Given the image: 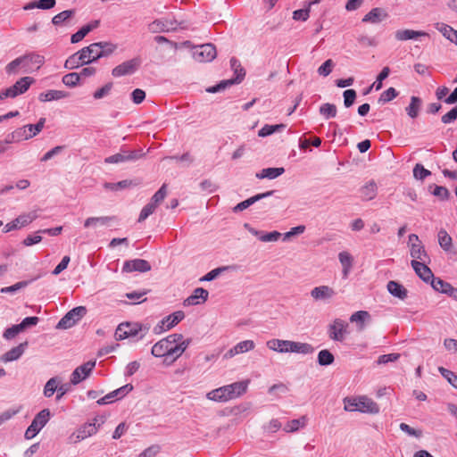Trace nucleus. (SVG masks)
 <instances>
[{"instance_id": "nucleus-62", "label": "nucleus", "mask_w": 457, "mask_h": 457, "mask_svg": "<svg viewBox=\"0 0 457 457\" xmlns=\"http://www.w3.org/2000/svg\"><path fill=\"white\" fill-rule=\"evenodd\" d=\"M334 67V62L331 59H328L318 69V73L320 76H328Z\"/></svg>"}, {"instance_id": "nucleus-15", "label": "nucleus", "mask_w": 457, "mask_h": 457, "mask_svg": "<svg viewBox=\"0 0 457 457\" xmlns=\"http://www.w3.org/2000/svg\"><path fill=\"white\" fill-rule=\"evenodd\" d=\"M310 295L314 301H329L336 295V292L329 286L322 285L313 287Z\"/></svg>"}, {"instance_id": "nucleus-13", "label": "nucleus", "mask_w": 457, "mask_h": 457, "mask_svg": "<svg viewBox=\"0 0 457 457\" xmlns=\"http://www.w3.org/2000/svg\"><path fill=\"white\" fill-rule=\"evenodd\" d=\"M34 79L31 77H23L15 82L14 85L6 88L7 95L10 96L11 98H14L19 95L25 93L30 87L31 84L34 83Z\"/></svg>"}, {"instance_id": "nucleus-17", "label": "nucleus", "mask_w": 457, "mask_h": 457, "mask_svg": "<svg viewBox=\"0 0 457 457\" xmlns=\"http://www.w3.org/2000/svg\"><path fill=\"white\" fill-rule=\"evenodd\" d=\"M209 292L203 288L197 287L194 290L193 294L186 298L183 302L184 306H192L204 303L207 301Z\"/></svg>"}, {"instance_id": "nucleus-40", "label": "nucleus", "mask_w": 457, "mask_h": 457, "mask_svg": "<svg viewBox=\"0 0 457 457\" xmlns=\"http://www.w3.org/2000/svg\"><path fill=\"white\" fill-rule=\"evenodd\" d=\"M185 318V313L182 311H177L170 315L167 316L163 320L162 324H166V329H170L180 322Z\"/></svg>"}, {"instance_id": "nucleus-59", "label": "nucleus", "mask_w": 457, "mask_h": 457, "mask_svg": "<svg viewBox=\"0 0 457 457\" xmlns=\"http://www.w3.org/2000/svg\"><path fill=\"white\" fill-rule=\"evenodd\" d=\"M20 68L22 69L21 56L8 63L5 67V71L8 74H16Z\"/></svg>"}, {"instance_id": "nucleus-30", "label": "nucleus", "mask_w": 457, "mask_h": 457, "mask_svg": "<svg viewBox=\"0 0 457 457\" xmlns=\"http://www.w3.org/2000/svg\"><path fill=\"white\" fill-rule=\"evenodd\" d=\"M266 345L270 350L287 353H289L290 340L270 339L267 341Z\"/></svg>"}, {"instance_id": "nucleus-50", "label": "nucleus", "mask_w": 457, "mask_h": 457, "mask_svg": "<svg viewBox=\"0 0 457 457\" xmlns=\"http://www.w3.org/2000/svg\"><path fill=\"white\" fill-rule=\"evenodd\" d=\"M334 361V355L328 350H321L318 354V362L320 366L330 365Z\"/></svg>"}, {"instance_id": "nucleus-31", "label": "nucleus", "mask_w": 457, "mask_h": 457, "mask_svg": "<svg viewBox=\"0 0 457 457\" xmlns=\"http://www.w3.org/2000/svg\"><path fill=\"white\" fill-rule=\"evenodd\" d=\"M386 288L388 292L395 297H397L401 300H404L407 297V289L396 281H389L387 283Z\"/></svg>"}, {"instance_id": "nucleus-9", "label": "nucleus", "mask_w": 457, "mask_h": 457, "mask_svg": "<svg viewBox=\"0 0 457 457\" xmlns=\"http://www.w3.org/2000/svg\"><path fill=\"white\" fill-rule=\"evenodd\" d=\"M22 62V70L25 73L37 71L44 63V56L37 54H29L21 56Z\"/></svg>"}, {"instance_id": "nucleus-7", "label": "nucleus", "mask_w": 457, "mask_h": 457, "mask_svg": "<svg viewBox=\"0 0 457 457\" xmlns=\"http://www.w3.org/2000/svg\"><path fill=\"white\" fill-rule=\"evenodd\" d=\"M216 48L212 44H204L196 46L193 51V57L196 62H211L216 57Z\"/></svg>"}, {"instance_id": "nucleus-10", "label": "nucleus", "mask_w": 457, "mask_h": 457, "mask_svg": "<svg viewBox=\"0 0 457 457\" xmlns=\"http://www.w3.org/2000/svg\"><path fill=\"white\" fill-rule=\"evenodd\" d=\"M139 65L140 59L138 58L128 60L113 68L112 71V75L118 78L133 74L138 69Z\"/></svg>"}, {"instance_id": "nucleus-2", "label": "nucleus", "mask_w": 457, "mask_h": 457, "mask_svg": "<svg viewBox=\"0 0 457 457\" xmlns=\"http://www.w3.org/2000/svg\"><path fill=\"white\" fill-rule=\"evenodd\" d=\"M46 118H40L38 122L35 125L29 124L14 130L11 135L8 136L6 143L19 142L22 140H29L38 133H40L45 126Z\"/></svg>"}, {"instance_id": "nucleus-24", "label": "nucleus", "mask_w": 457, "mask_h": 457, "mask_svg": "<svg viewBox=\"0 0 457 457\" xmlns=\"http://www.w3.org/2000/svg\"><path fill=\"white\" fill-rule=\"evenodd\" d=\"M358 408L361 412H367L370 414H377L379 411V407L373 400L361 396L358 398Z\"/></svg>"}, {"instance_id": "nucleus-49", "label": "nucleus", "mask_w": 457, "mask_h": 457, "mask_svg": "<svg viewBox=\"0 0 457 457\" xmlns=\"http://www.w3.org/2000/svg\"><path fill=\"white\" fill-rule=\"evenodd\" d=\"M438 243L445 251H449L452 246V237L445 229L438 232Z\"/></svg>"}, {"instance_id": "nucleus-34", "label": "nucleus", "mask_w": 457, "mask_h": 457, "mask_svg": "<svg viewBox=\"0 0 457 457\" xmlns=\"http://www.w3.org/2000/svg\"><path fill=\"white\" fill-rule=\"evenodd\" d=\"M410 253H411V256L413 258V260H416V261L420 260L423 262H426L427 259H428L427 252L425 251V248L421 245V243L412 244L410 246Z\"/></svg>"}, {"instance_id": "nucleus-63", "label": "nucleus", "mask_w": 457, "mask_h": 457, "mask_svg": "<svg viewBox=\"0 0 457 457\" xmlns=\"http://www.w3.org/2000/svg\"><path fill=\"white\" fill-rule=\"evenodd\" d=\"M90 32V28L83 26L79 31L73 34L71 37V41L72 44L79 43L81 41L88 33Z\"/></svg>"}, {"instance_id": "nucleus-32", "label": "nucleus", "mask_w": 457, "mask_h": 457, "mask_svg": "<svg viewBox=\"0 0 457 457\" xmlns=\"http://www.w3.org/2000/svg\"><path fill=\"white\" fill-rule=\"evenodd\" d=\"M370 320V315L366 311L355 312L350 317V321L357 324L358 331H362L365 328V321Z\"/></svg>"}, {"instance_id": "nucleus-23", "label": "nucleus", "mask_w": 457, "mask_h": 457, "mask_svg": "<svg viewBox=\"0 0 457 457\" xmlns=\"http://www.w3.org/2000/svg\"><path fill=\"white\" fill-rule=\"evenodd\" d=\"M388 16L387 12L379 7L371 9L363 18L362 22L365 23H379Z\"/></svg>"}, {"instance_id": "nucleus-39", "label": "nucleus", "mask_w": 457, "mask_h": 457, "mask_svg": "<svg viewBox=\"0 0 457 457\" xmlns=\"http://www.w3.org/2000/svg\"><path fill=\"white\" fill-rule=\"evenodd\" d=\"M361 197L363 200L370 201L376 197L377 195V185L371 180L366 183L361 188Z\"/></svg>"}, {"instance_id": "nucleus-60", "label": "nucleus", "mask_w": 457, "mask_h": 457, "mask_svg": "<svg viewBox=\"0 0 457 457\" xmlns=\"http://www.w3.org/2000/svg\"><path fill=\"white\" fill-rule=\"evenodd\" d=\"M344 104L346 108L352 106L356 98V91L354 89H346L344 94Z\"/></svg>"}, {"instance_id": "nucleus-46", "label": "nucleus", "mask_w": 457, "mask_h": 457, "mask_svg": "<svg viewBox=\"0 0 457 457\" xmlns=\"http://www.w3.org/2000/svg\"><path fill=\"white\" fill-rule=\"evenodd\" d=\"M37 218V214L36 211L24 213L20 215L15 219V221L19 225L20 228L24 227L29 223H31L34 220Z\"/></svg>"}, {"instance_id": "nucleus-27", "label": "nucleus", "mask_w": 457, "mask_h": 457, "mask_svg": "<svg viewBox=\"0 0 457 457\" xmlns=\"http://www.w3.org/2000/svg\"><path fill=\"white\" fill-rule=\"evenodd\" d=\"M338 260L342 265L343 277L346 278L353 268V257L346 251L338 253Z\"/></svg>"}, {"instance_id": "nucleus-58", "label": "nucleus", "mask_w": 457, "mask_h": 457, "mask_svg": "<svg viewBox=\"0 0 457 457\" xmlns=\"http://www.w3.org/2000/svg\"><path fill=\"white\" fill-rule=\"evenodd\" d=\"M29 284V281H20L12 286L2 287L0 292L2 294H13L18 290L26 287Z\"/></svg>"}, {"instance_id": "nucleus-26", "label": "nucleus", "mask_w": 457, "mask_h": 457, "mask_svg": "<svg viewBox=\"0 0 457 457\" xmlns=\"http://www.w3.org/2000/svg\"><path fill=\"white\" fill-rule=\"evenodd\" d=\"M27 342L20 344L18 346L12 348L0 357L3 362H9L18 360L25 351Z\"/></svg>"}, {"instance_id": "nucleus-18", "label": "nucleus", "mask_w": 457, "mask_h": 457, "mask_svg": "<svg viewBox=\"0 0 457 457\" xmlns=\"http://www.w3.org/2000/svg\"><path fill=\"white\" fill-rule=\"evenodd\" d=\"M255 347V344L253 340H245L237 343L234 347L229 349L223 355L224 359H230L234 356L249 352Z\"/></svg>"}, {"instance_id": "nucleus-52", "label": "nucleus", "mask_w": 457, "mask_h": 457, "mask_svg": "<svg viewBox=\"0 0 457 457\" xmlns=\"http://www.w3.org/2000/svg\"><path fill=\"white\" fill-rule=\"evenodd\" d=\"M432 287L440 293L446 294L447 289L452 286L450 283L442 280L439 278H435L430 282Z\"/></svg>"}, {"instance_id": "nucleus-38", "label": "nucleus", "mask_w": 457, "mask_h": 457, "mask_svg": "<svg viewBox=\"0 0 457 457\" xmlns=\"http://www.w3.org/2000/svg\"><path fill=\"white\" fill-rule=\"evenodd\" d=\"M285 172L284 168H266L261 170V172L256 173V178L262 179H273L280 175H282Z\"/></svg>"}, {"instance_id": "nucleus-4", "label": "nucleus", "mask_w": 457, "mask_h": 457, "mask_svg": "<svg viewBox=\"0 0 457 457\" xmlns=\"http://www.w3.org/2000/svg\"><path fill=\"white\" fill-rule=\"evenodd\" d=\"M51 413L48 409L39 411L33 419L31 424L25 432V438L31 439L46 426L50 419Z\"/></svg>"}, {"instance_id": "nucleus-22", "label": "nucleus", "mask_w": 457, "mask_h": 457, "mask_svg": "<svg viewBox=\"0 0 457 457\" xmlns=\"http://www.w3.org/2000/svg\"><path fill=\"white\" fill-rule=\"evenodd\" d=\"M420 37H428V34L421 30L413 29H398L395 32V37L398 41H407L411 39H417Z\"/></svg>"}, {"instance_id": "nucleus-14", "label": "nucleus", "mask_w": 457, "mask_h": 457, "mask_svg": "<svg viewBox=\"0 0 457 457\" xmlns=\"http://www.w3.org/2000/svg\"><path fill=\"white\" fill-rule=\"evenodd\" d=\"M151 270L150 263L143 259H134L130 261H126L122 267L123 272H147Z\"/></svg>"}, {"instance_id": "nucleus-42", "label": "nucleus", "mask_w": 457, "mask_h": 457, "mask_svg": "<svg viewBox=\"0 0 457 457\" xmlns=\"http://www.w3.org/2000/svg\"><path fill=\"white\" fill-rule=\"evenodd\" d=\"M319 112L324 119L328 120L337 116V109L335 104L326 103L320 105Z\"/></svg>"}, {"instance_id": "nucleus-54", "label": "nucleus", "mask_w": 457, "mask_h": 457, "mask_svg": "<svg viewBox=\"0 0 457 457\" xmlns=\"http://www.w3.org/2000/svg\"><path fill=\"white\" fill-rule=\"evenodd\" d=\"M80 79V75L77 72H71L62 77V83L70 87H74L78 85Z\"/></svg>"}, {"instance_id": "nucleus-48", "label": "nucleus", "mask_w": 457, "mask_h": 457, "mask_svg": "<svg viewBox=\"0 0 457 457\" xmlns=\"http://www.w3.org/2000/svg\"><path fill=\"white\" fill-rule=\"evenodd\" d=\"M233 398H237L246 391L247 384L244 381L235 382L228 385Z\"/></svg>"}, {"instance_id": "nucleus-35", "label": "nucleus", "mask_w": 457, "mask_h": 457, "mask_svg": "<svg viewBox=\"0 0 457 457\" xmlns=\"http://www.w3.org/2000/svg\"><path fill=\"white\" fill-rule=\"evenodd\" d=\"M314 352V348L308 343L295 342L290 340L289 353H297L310 354Z\"/></svg>"}, {"instance_id": "nucleus-12", "label": "nucleus", "mask_w": 457, "mask_h": 457, "mask_svg": "<svg viewBox=\"0 0 457 457\" xmlns=\"http://www.w3.org/2000/svg\"><path fill=\"white\" fill-rule=\"evenodd\" d=\"M141 330V325L138 323H120L115 331L116 340H123L129 337H135Z\"/></svg>"}, {"instance_id": "nucleus-5", "label": "nucleus", "mask_w": 457, "mask_h": 457, "mask_svg": "<svg viewBox=\"0 0 457 457\" xmlns=\"http://www.w3.org/2000/svg\"><path fill=\"white\" fill-rule=\"evenodd\" d=\"M87 313L84 306H78L68 312L57 323L56 328L66 329L74 326Z\"/></svg>"}, {"instance_id": "nucleus-21", "label": "nucleus", "mask_w": 457, "mask_h": 457, "mask_svg": "<svg viewBox=\"0 0 457 457\" xmlns=\"http://www.w3.org/2000/svg\"><path fill=\"white\" fill-rule=\"evenodd\" d=\"M206 397L207 399L215 402H227L234 399L230 393L228 385L212 390L206 395Z\"/></svg>"}, {"instance_id": "nucleus-56", "label": "nucleus", "mask_w": 457, "mask_h": 457, "mask_svg": "<svg viewBox=\"0 0 457 457\" xmlns=\"http://www.w3.org/2000/svg\"><path fill=\"white\" fill-rule=\"evenodd\" d=\"M397 95H398V93L394 87H389L388 89H386L380 95V96L378 98V103L386 104V103L393 100L394 98H395L397 96Z\"/></svg>"}, {"instance_id": "nucleus-55", "label": "nucleus", "mask_w": 457, "mask_h": 457, "mask_svg": "<svg viewBox=\"0 0 457 457\" xmlns=\"http://www.w3.org/2000/svg\"><path fill=\"white\" fill-rule=\"evenodd\" d=\"M167 195V186L166 184H163L160 189L153 195L151 199V203L154 204V205L157 207L159 204H161L164 198Z\"/></svg>"}, {"instance_id": "nucleus-51", "label": "nucleus", "mask_w": 457, "mask_h": 457, "mask_svg": "<svg viewBox=\"0 0 457 457\" xmlns=\"http://www.w3.org/2000/svg\"><path fill=\"white\" fill-rule=\"evenodd\" d=\"M74 13H75L74 10L63 11V12L56 14L55 16H54L52 22L54 25H61L63 22H65L66 21H68L69 19H71L74 15Z\"/></svg>"}, {"instance_id": "nucleus-20", "label": "nucleus", "mask_w": 457, "mask_h": 457, "mask_svg": "<svg viewBox=\"0 0 457 457\" xmlns=\"http://www.w3.org/2000/svg\"><path fill=\"white\" fill-rule=\"evenodd\" d=\"M411 267L415 270L416 274L424 281L431 282L434 278V274L431 270L423 262L412 260Z\"/></svg>"}, {"instance_id": "nucleus-45", "label": "nucleus", "mask_w": 457, "mask_h": 457, "mask_svg": "<svg viewBox=\"0 0 457 457\" xmlns=\"http://www.w3.org/2000/svg\"><path fill=\"white\" fill-rule=\"evenodd\" d=\"M132 185H137V183H133L132 180L125 179L117 183H104V187L108 190L118 191L129 187Z\"/></svg>"}, {"instance_id": "nucleus-11", "label": "nucleus", "mask_w": 457, "mask_h": 457, "mask_svg": "<svg viewBox=\"0 0 457 457\" xmlns=\"http://www.w3.org/2000/svg\"><path fill=\"white\" fill-rule=\"evenodd\" d=\"M95 366L96 361H90L77 367L71 373V384L78 385L82 380L86 379L90 375Z\"/></svg>"}, {"instance_id": "nucleus-28", "label": "nucleus", "mask_w": 457, "mask_h": 457, "mask_svg": "<svg viewBox=\"0 0 457 457\" xmlns=\"http://www.w3.org/2000/svg\"><path fill=\"white\" fill-rule=\"evenodd\" d=\"M435 28L448 40L452 43H454L457 46V30L452 28L451 26L443 23L436 22L435 23Z\"/></svg>"}, {"instance_id": "nucleus-16", "label": "nucleus", "mask_w": 457, "mask_h": 457, "mask_svg": "<svg viewBox=\"0 0 457 457\" xmlns=\"http://www.w3.org/2000/svg\"><path fill=\"white\" fill-rule=\"evenodd\" d=\"M133 390V386L131 384H126L125 386L107 394L104 397L100 398L97 401V403L100 405L106 404L108 403H112L114 398L121 399L126 395Z\"/></svg>"}, {"instance_id": "nucleus-25", "label": "nucleus", "mask_w": 457, "mask_h": 457, "mask_svg": "<svg viewBox=\"0 0 457 457\" xmlns=\"http://www.w3.org/2000/svg\"><path fill=\"white\" fill-rule=\"evenodd\" d=\"M275 191L271 190V191H268V192H265V193H262V194H258V195H255L239 204H237L234 208H233V211L235 212H242L244 210H245L246 208H248L249 206H251L252 204H253L254 203H256L257 201L262 199V198H265V197H268V196H270L274 194Z\"/></svg>"}, {"instance_id": "nucleus-37", "label": "nucleus", "mask_w": 457, "mask_h": 457, "mask_svg": "<svg viewBox=\"0 0 457 457\" xmlns=\"http://www.w3.org/2000/svg\"><path fill=\"white\" fill-rule=\"evenodd\" d=\"M307 423L306 416H302L299 419L289 420L284 427V430L287 433H294L299 430L301 428H304Z\"/></svg>"}, {"instance_id": "nucleus-19", "label": "nucleus", "mask_w": 457, "mask_h": 457, "mask_svg": "<svg viewBox=\"0 0 457 457\" xmlns=\"http://www.w3.org/2000/svg\"><path fill=\"white\" fill-rule=\"evenodd\" d=\"M79 53L80 54L82 60L85 62V64L91 63L101 58V52H99L96 43H93L88 46L82 48Z\"/></svg>"}, {"instance_id": "nucleus-53", "label": "nucleus", "mask_w": 457, "mask_h": 457, "mask_svg": "<svg viewBox=\"0 0 457 457\" xmlns=\"http://www.w3.org/2000/svg\"><path fill=\"white\" fill-rule=\"evenodd\" d=\"M96 46L101 52V57L112 54L117 48V46L111 42H97Z\"/></svg>"}, {"instance_id": "nucleus-44", "label": "nucleus", "mask_w": 457, "mask_h": 457, "mask_svg": "<svg viewBox=\"0 0 457 457\" xmlns=\"http://www.w3.org/2000/svg\"><path fill=\"white\" fill-rule=\"evenodd\" d=\"M61 379L57 377L50 378L45 385L44 395L46 397H51L55 391H57Z\"/></svg>"}, {"instance_id": "nucleus-57", "label": "nucleus", "mask_w": 457, "mask_h": 457, "mask_svg": "<svg viewBox=\"0 0 457 457\" xmlns=\"http://www.w3.org/2000/svg\"><path fill=\"white\" fill-rule=\"evenodd\" d=\"M390 73V69L388 67H384L380 73L377 77V80L372 84L371 87H374L375 90H380L382 87V81L386 79Z\"/></svg>"}, {"instance_id": "nucleus-61", "label": "nucleus", "mask_w": 457, "mask_h": 457, "mask_svg": "<svg viewBox=\"0 0 457 457\" xmlns=\"http://www.w3.org/2000/svg\"><path fill=\"white\" fill-rule=\"evenodd\" d=\"M156 206L154 204H152L151 202L147 204L141 211L139 217H138V222L144 221L145 219H147L155 211Z\"/></svg>"}, {"instance_id": "nucleus-41", "label": "nucleus", "mask_w": 457, "mask_h": 457, "mask_svg": "<svg viewBox=\"0 0 457 457\" xmlns=\"http://www.w3.org/2000/svg\"><path fill=\"white\" fill-rule=\"evenodd\" d=\"M82 65H85V62L82 60V57L79 51L72 55H71L64 63V67L68 70H74Z\"/></svg>"}, {"instance_id": "nucleus-47", "label": "nucleus", "mask_w": 457, "mask_h": 457, "mask_svg": "<svg viewBox=\"0 0 457 457\" xmlns=\"http://www.w3.org/2000/svg\"><path fill=\"white\" fill-rule=\"evenodd\" d=\"M285 128V124L265 125L259 130L258 136L264 137L273 134L274 132L280 131Z\"/></svg>"}, {"instance_id": "nucleus-6", "label": "nucleus", "mask_w": 457, "mask_h": 457, "mask_svg": "<svg viewBox=\"0 0 457 457\" xmlns=\"http://www.w3.org/2000/svg\"><path fill=\"white\" fill-rule=\"evenodd\" d=\"M98 426L94 423H85L75 430L68 438L69 444H78L80 441L95 435L98 430Z\"/></svg>"}, {"instance_id": "nucleus-43", "label": "nucleus", "mask_w": 457, "mask_h": 457, "mask_svg": "<svg viewBox=\"0 0 457 457\" xmlns=\"http://www.w3.org/2000/svg\"><path fill=\"white\" fill-rule=\"evenodd\" d=\"M421 106V100L418 96H411L409 106L406 107L407 114L414 119L418 116Z\"/></svg>"}, {"instance_id": "nucleus-29", "label": "nucleus", "mask_w": 457, "mask_h": 457, "mask_svg": "<svg viewBox=\"0 0 457 457\" xmlns=\"http://www.w3.org/2000/svg\"><path fill=\"white\" fill-rule=\"evenodd\" d=\"M173 29L175 28L172 22L163 20H155L148 25V30L151 33L168 32Z\"/></svg>"}, {"instance_id": "nucleus-33", "label": "nucleus", "mask_w": 457, "mask_h": 457, "mask_svg": "<svg viewBox=\"0 0 457 457\" xmlns=\"http://www.w3.org/2000/svg\"><path fill=\"white\" fill-rule=\"evenodd\" d=\"M69 96V94L65 91L62 90H48L46 92L41 93L38 96L41 102H50L54 100H60L65 98Z\"/></svg>"}, {"instance_id": "nucleus-3", "label": "nucleus", "mask_w": 457, "mask_h": 457, "mask_svg": "<svg viewBox=\"0 0 457 457\" xmlns=\"http://www.w3.org/2000/svg\"><path fill=\"white\" fill-rule=\"evenodd\" d=\"M230 66H231L232 70L234 71V73L236 74V78L221 81L220 84H218L214 87H209L207 89V92H210V93L219 92V91L226 88L228 85L239 83L244 79L245 72V70L241 67V64L238 62V60H237L234 57L231 58L230 59Z\"/></svg>"}, {"instance_id": "nucleus-1", "label": "nucleus", "mask_w": 457, "mask_h": 457, "mask_svg": "<svg viewBox=\"0 0 457 457\" xmlns=\"http://www.w3.org/2000/svg\"><path fill=\"white\" fill-rule=\"evenodd\" d=\"M190 343L191 339L185 340L182 334H171L154 344L151 353L155 357L173 356L174 361L186 351Z\"/></svg>"}, {"instance_id": "nucleus-64", "label": "nucleus", "mask_w": 457, "mask_h": 457, "mask_svg": "<svg viewBox=\"0 0 457 457\" xmlns=\"http://www.w3.org/2000/svg\"><path fill=\"white\" fill-rule=\"evenodd\" d=\"M430 175V171L425 169L421 164H416L413 169V176L417 179H424L426 177Z\"/></svg>"}, {"instance_id": "nucleus-8", "label": "nucleus", "mask_w": 457, "mask_h": 457, "mask_svg": "<svg viewBox=\"0 0 457 457\" xmlns=\"http://www.w3.org/2000/svg\"><path fill=\"white\" fill-rule=\"evenodd\" d=\"M347 323L340 319H336L328 326V337L334 341L342 342L347 334Z\"/></svg>"}, {"instance_id": "nucleus-36", "label": "nucleus", "mask_w": 457, "mask_h": 457, "mask_svg": "<svg viewBox=\"0 0 457 457\" xmlns=\"http://www.w3.org/2000/svg\"><path fill=\"white\" fill-rule=\"evenodd\" d=\"M113 220H114V217H109V216L90 217V218H87L84 221V227L89 228V227L107 226Z\"/></svg>"}]
</instances>
